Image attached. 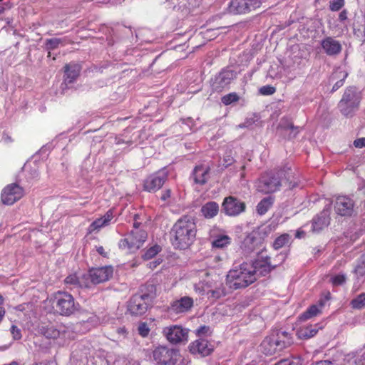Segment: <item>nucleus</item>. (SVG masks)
Masks as SVG:
<instances>
[{
    "mask_svg": "<svg viewBox=\"0 0 365 365\" xmlns=\"http://www.w3.org/2000/svg\"><path fill=\"white\" fill-rule=\"evenodd\" d=\"M252 264L245 262L231 269L226 277V284L232 289L245 288L256 281Z\"/></svg>",
    "mask_w": 365,
    "mask_h": 365,
    "instance_id": "f03ea898",
    "label": "nucleus"
},
{
    "mask_svg": "<svg viewBox=\"0 0 365 365\" xmlns=\"http://www.w3.org/2000/svg\"><path fill=\"white\" fill-rule=\"evenodd\" d=\"M304 235L305 233L302 230H299L296 232V237L297 238H302L304 236Z\"/></svg>",
    "mask_w": 365,
    "mask_h": 365,
    "instance_id": "bf43d9fd",
    "label": "nucleus"
},
{
    "mask_svg": "<svg viewBox=\"0 0 365 365\" xmlns=\"http://www.w3.org/2000/svg\"><path fill=\"white\" fill-rule=\"evenodd\" d=\"M329 223V212L324 210L320 215H317L312 221L313 232H319L327 227Z\"/></svg>",
    "mask_w": 365,
    "mask_h": 365,
    "instance_id": "b1692460",
    "label": "nucleus"
},
{
    "mask_svg": "<svg viewBox=\"0 0 365 365\" xmlns=\"http://www.w3.org/2000/svg\"><path fill=\"white\" fill-rule=\"evenodd\" d=\"M200 211L204 217L207 219L213 218L219 212V205L216 202L210 201L202 206Z\"/></svg>",
    "mask_w": 365,
    "mask_h": 365,
    "instance_id": "bb28decb",
    "label": "nucleus"
},
{
    "mask_svg": "<svg viewBox=\"0 0 365 365\" xmlns=\"http://www.w3.org/2000/svg\"><path fill=\"white\" fill-rule=\"evenodd\" d=\"M160 251V246L154 245L145 250V253L143 255V258L145 260L150 259L156 256Z\"/></svg>",
    "mask_w": 365,
    "mask_h": 365,
    "instance_id": "c9c22d12",
    "label": "nucleus"
},
{
    "mask_svg": "<svg viewBox=\"0 0 365 365\" xmlns=\"http://www.w3.org/2000/svg\"><path fill=\"white\" fill-rule=\"evenodd\" d=\"M292 342V337L288 332L275 330L262 341L260 351L265 355L272 356L290 346Z\"/></svg>",
    "mask_w": 365,
    "mask_h": 365,
    "instance_id": "20e7f679",
    "label": "nucleus"
},
{
    "mask_svg": "<svg viewBox=\"0 0 365 365\" xmlns=\"http://www.w3.org/2000/svg\"><path fill=\"white\" fill-rule=\"evenodd\" d=\"M230 11L236 14L247 13L245 0H232L230 4Z\"/></svg>",
    "mask_w": 365,
    "mask_h": 365,
    "instance_id": "c85d7f7f",
    "label": "nucleus"
},
{
    "mask_svg": "<svg viewBox=\"0 0 365 365\" xmlns=\"http://www.w3.org/2000/svg\"><path fill=\"white\" fill-rule=\"evenodd\" d=\"M138 333L140 336L145 337L148 335L150 329L145 323H141L138 327Z\"/></svg>",
    "mask_w": 365,
    "mask_h": 365,
    "instance_id": "49530a36",
    "label": "nucleus"
},
{
    "mask_svg": "<svg viewBox=\"0 0 365 365\" xmlns=\"http://www.w3.org/2000/svg\"><path fill=\"white\" fill-rule=\"evenodd\" d=\"M319 312L320 311L319 307L317 305H312L299 317V320L305 321L317 316Z\"/></svg>",
    "mask_w": 365,
    "mask_h": 365,
    "instance_id": "473e14b6",
    "label": "nucleus"
},
{
    "mask_svg": "<svg viewBox=\"0 0 365 365\" xmlns=\"http://www.w3.org/2000/svg\"><path fill=\"white\" fill-rule=\"evenodd\" d=\"M282 172H270L262 175L256 183L257 190L264 193L277 191L282 185Z\"/></svg>",
    "mask_w": 365,
    "mask_h": 365,
    "instance_id": "9d476101",
    "label": "nucleus"
},
{
    "mask_svg": "<svg viewBox=\"0 0 365 365\" xmlns=\"http://www.w3.org/2000/svg\"><path fill=\"white\" fill-rule=\"evenodd\" d=\"M351 306L355 309H361L365 307V293H361L351 301Z\"/></svg>",
    "mask_w": 365,
    "mask_h": 365,
    "instance_id": "72a5a7b5",
    "label": "nucleus"
},
{
    "mask_svg": "<svg viewBox=\"0 0 365 365\" xmlns=\"http://www.w3.org/2000/svg\"><path fill=\"white\" fill-rule=\"evenodd\" d=\"M200 280L194 285L195 291L200 294H210V297L219 299L226 294V291L217 274H212L207 271L200 272Z\"/></svg>",
    "mask_w": 365,
    "mask_h": 365,
    "instance_id": "7ed1b4c3",
    "label": "nucleus"
},
{
    "mask_svg": "<svg viewBox=\"0 0 365 365\" xmlns=\"http://www.w3.org/2000/svg\"><path fill=\"white\" fill-rule=\"evenodd\" d=\"M116 145L126 144L130 145L133 144V140L130 139H126L125 138L122 137H116L115 138Z\"/></svg>",
    "mask_w": 365,
    "mask_h": 365,
    "instance_id": "09e8293b",
    "label": "nucleus"
},
{
    "mask_svg": "<svg viewBox=\"0 0 365 365\" xmlns=\"http://www.w3.org/2000/svg\"><path fill=\"white\" fill-rule=\"evenodd\" d=\"M56 312L63 316H70L78 309L79 305L75 302L73 297L65 292L58 291L51 298Z\"/></svg>",
    "mask_w": 365,
    "mask_h": 365,
    "instance_id": "423d86ee",
    "label": "nucleus"
},
{
    "mask_svg": "<svg viewBox=\"0 0 365 365\" xmlns=\"http://www.w3.org/2000/svg\"><path fill=\"white\" fill-rule=\"evenodd\" d=\"M361 98L355 87L347 88L338 104L340 112L345 116H352L359 108Z\"/></svg>",
    "mask_w": 365,
    "mask_h": 365,
    "instance_id": "6e6552de",
    "label": "nucleus"
},
{
    "mask_svg": "<svg viewBox=\"0 0 365 365\" xmlns=\"http://www.w3.org/2000/svg\"><path fill=\"white\" fill-rule=\"evenodd\" d=\"M149 295L135 294L130 299L128 310L132 315H142L145 314L148 307Z\"/></svg>",
    "mask_w": 365,
    "mask_h": 365,
    "instance_id": "ddd939ff",
    "label": "nucleus"
},
{
    "mask_svg": "<svg viewBox=\"0 0 365 365\" xmlns=\"http://www.w3.org/2000/svg\"><path fill=\"white\" fill-rule=\"evenodd\" d=\"M336 75H337L339 77H341L342 79L339 80V81H337L334 86H333V88H332V91H336V90H338L340 87H341L344 84V79L347 77V73L344 71H339L337 73H336Z\"/></svg>",
    "mask_w": 365,
    "mask_h": 365,
    "instance_id": "ea45409f",
    "label": "nucleus"
},
{
    "mask_svg": "<svg viewBox=\"0 0 365 365\" xmlns=\"http://www.w3.org/2000/svg\"><path fill=\"white\" fill-rule=\"evenodd\" d=\"M208 331H209V327L203 326V327H201L197 330V332H198L199 334H207L208 332Z\"/></svg>",
    "mask_w": 365,
    "mask_h": 365,
    "instance_id": "6e6d98bb",
    "label": "nucleus"
},
{
    "mask_svg": "<svg viewBox=\"0 0 365 365\" xmlns=\"http://www.w3.org/2000/svg\"><path fill=\"white\" fill-rule=\"evenodd\" d=\"M113 218L112 210H108L103 217L93 221L88 227L89 232L99 230L101 228L107 226Z\"/></svg>",
    "mask_w": 365,
    "mask_h": 365,
    "instance_id": "5701e85b",
    "label": "nucleus"
},
{
    "mask_svg": "<svg viewBox=\"0 0 365 365\" xmlns=\"http://www.w3.org/2000/svg\"><path fill=\"white\" fill-rule=\"evenodd\" d=\"M355 272L356 274H359L360 275H362L364 273V272L362 270V267L360 265L356 267Z\"/></svg>",
    "mask_w": 365,
    "mask_h": 365,
    "instance_id": "052dcab7",
    "label": "nucleus"
},
{
    "mask_svg": "<svg viewBox=\"0 0 365 365\" xmlns=\"http://www.w3.org/2000/svg\"><path fill=\"white\" fill-rule=\"evenodd\" d=\"M162 262V260L160 259H156L153 262H150L148 264V266L151 269H153L157 267L160 263Z\"/></svg>",
    "mask_w": 365,
    "mask_h": 365,
    "instance_id": "3c124183",
    "label": "nucleus"
},
{
    "mask_svg": "<svg viewBox=\"0 0 365 365\" xmlns=\"http://www.w3.org/2000/svg\"><path fill=\"white\" fill-rule=\"evenodd\" d=\"M61 43V40L60 38H51L46 41V46L47 49L53 50L58 46V45Z\"/></svg>",
    "mask_w": 365,
    "mask_h": 365,
    "instance_id": "79ce46f5",
    "label": "nucleus"
},
{
    "mask_svg": "<svg viewBox=\"0 0 365 365\" xmlns=\"http://www.w3.org/2000/svg\"><path fill=\"white\" fill-rule=\"evenodd\" d=\"M274 203V197L271 196L263 198L257 206V212L259 215H264Z\"/></svg>",
    "mask_w": 365,
    "mask_h": 365,
    "instance_id": "7c9ffc66",
    "label": "nucleus"
},
{
    "mask_svg": "<svg viewBox=\"0 0 365 365\" xmlns=\"http://www.w3.org/2000/svg\"><path fill=\"white\" fill-rule=\"evenodd\" d=\"M163 334L166 339L172 344L186 342L188 338V330L178 325L164 328Z\"/></svg>",
    "mask_w": 365,
    "mask_h": 365,
    "instance_id": "4468645a",
    "label": "nucleus"
},
{
    "mask_svg": "<svg viewBox=\"0 0 365 365\" xmlns=\"http://www.w3.org/2000/svg\"><path fill=\"white\" fill-rule=\"evenodd\" d=\"M269 260L270 259L267 256L262 255L253 263H251L255 269L253 274L256 280L258 277L266 275L271 271L272 267Z\"/></svg>",
    "mask_w": 365,
    "mask_h": 365,
    "instance_id": "6ab92c4d",
    "label": "nucleus"
},
{
    "mask_svg": "<svg viewBox=\"0 0 365 365\" xmlns=\"http://www.w3.org/2000/svg\"><path fill=\"white\" fill-rule=\"evenodd\" d=\"M185 123L189 125V123H191L192 120L190 118H188L186 120H185Z\"/></svg>",
    "mask_w": 365,
    "mask_h": 365,
    "instance_id": "774afa93",
    "label": "nucleus"
},
{
    "mask_svg": "<svg viewBox=\"0 0 365 365\" xmlns=\"http://www.w3.org/2000/svg\"><path fill=\"white\" fill-rule=\"evenodd\" d=\"M190 351L193 354H200L203 356L209 355L212 349L205 339L195 340L189 346Z\"/></svg>",
    "mask_w": 365,
    "mask_h": 365,
    "instance_id": "412c9836",
    "label": "nucleus"
},
{
    "mask_svg": "<svg viewBox=\"0 0 365 365\" xmlns=\"http://www.w3.org/2000/svg\"><path fill=\"white\" fill-rule=\"evenodd\" d=\"M239 100L238 96L235 93H230L222 98V103L226 106L236 102Z\"/></svg>",
    "mask_w": 365,
    "mask_h": 365,
    "instance_id": "e433bc0d",
    "label": "nucleus"
},
{
    "mask_svg": "<svg viewBox=\"0 0 365 365\" xmlns=\"http://www.w3.org/2000/svg\"><path fill=\"white\" fill-rule=\"evenodd\" d=\"M236 77L235 73L231 69H223L214 78L212 87L216 92H221L229 88L232 81Z\"/></svg>",
    "mask_w": 365,
    "mask_h": 365,
    "instance_id": "2eb2a0df",
    "label": "nucleus"
},
{
    "mask_svg": "<svg viewBox=\"0 0 365 365\" xmlns=\"http://www.w3.org/2000/svg\"><path fill=\"white\" fill-rule=\"evenodd\" d=\"M170 194H171V191L170 190H166L163 191L162 196H161V199L163 200H168L170 197Z\"/></svg>",
    "mask_w": 365,
    "mask_h": 365,
    "instance_id": "5fc2aeb1",
    "label": "nucleus"
},
{
    "mask_svg": "<svg viewBox=\"0 0 365 365\" xmlns=\"http://www.w3.org/2000/svg\"><path fill=\"white\" fill-rule=\"evenodd\" d=\"M275 91H276L275 88L272 86H269V85L262 86L259 88V93L262 95H264V96L272 95V94L274 93Z\"/></svg>",
    "mask_w": 365,
    "mask_h": 365,
    "instance_id": "a18cd8bd",
    "label": "nucleus"
},
{
    "mask_svg": "<svg viewBox=\"0 0 365 365\" xmlns=\"http://www.w3.org/2000/svg\"><path fill=\"white\" fill-rule=\"evenodd\" d=\"M80 73V66L76 63H69L65 66L64 83L68 86V84L73 83Z\"/></svg>",
    "mask_w": 365,
    "mask_h": 365,
    "instance_id": "393cba45",
    "label": "nucleus"
},
{
    "mask_svg": "<svg viewBox=\"0 0 365 365\" xmlns=\"http://www.w3.org/2000/svg\"><path fill=\"white\" fill-rule=\"evenodd\" d=\"M2 140H4V141L5 143L11 142V137H9V136L7 134H6V133H4V134H3Z\"/></svg>",
    "mask_w": 365,
    "mask_h": 365,
    "instance_id": "13d9d810",
    "label": "nucleus"
},
{
    "mask_svg": "<svg viewBox=\"0 0 365 365\" xmlns=\"http://www.w3.org/2000/svg\"><path fill=\"white\" fill-rule=\"evenodd\" d=\"M299 359H286L280 361L276 365H301Z\"/></svg>",
    "mask_w": 365,
    "mask_h": 365,
    "instance_id": "c03bdc74",
    "label": "nucleus"
},
{
    "mask_svg": "<svg viewBox=\"0 0 365 365\" xmlns=\"http://www.w3.org/2000/svg\"><path fill=\"white\" fill-rule=\"evenodd\" d=\"M11 333L12 337L14 340H19L20 339H21L22 335H21V329L19 328H18L16 326H15V325L11 326Z\"/></svg>",
    "mask_w": 365,
    "mask_h": 365,
    "instance_id": "de8ad7c7",
    "label": "nucleus"
},
{
    "mask_svg": "<svg viewBox=\"0 0 365 365\" xmlns=\"http://www.w3.org/2000/svg\"><path fill=\"white\" fill-rule=\"evenodd\" d=\"M277 225L278 222H275L273 220L270 222L269 224L264 225L259 227V234H262L263 237L267 236L277 228Z\"/></svg>",
    "mask_w": 365,
    "mask_h": 365,
    "instance_id": "f704fd0d",
    "label": "nucleus"
},
{
    "mask_svg": "<svg viewBox=\"0 0 365 365\" xmlns=\"http://www.w3.org/2000/svg\"><path fill=\"white\" fill-rule=\"evenodd\" d=\"M209 168L205 165L196 166L193 170L192 176L195 183L203 185L209 178Z\"/></svg>",
    "mask_w": 365,
    "mask_h": 365,
    "instance_id": "a878e982",
    "label": "nucleus"
},
{
    "mask_svg": "<svg viewBox=\"0 0 365 365\" xmlns=\"http://www.w3.org/2000/svg\"><path fill=\"white\" fill-rule=\"evenodd\" d=\"M355 202L352 198L346 195H339L334 202L335 212L341 216H351L354 212Z\"/></svg>",
    "mask_w": 365,
    "mask_h": 365,
    "instance_id": "f8f14e48",
    "label": "nucleus"
},
{
    "mask_svg": "<svg viewBox=\"0 0 365 365\" xmlns=\"http://www.w3.org/2000/svg\"><path fill=\"white\" fill-rule=\"evenodd\" d=\"M324 52L328 56L339 54L342 48L341 43L332 37H327L321 42Z\"/></svg>",
    "mask_w": 365,
    "mask_h": 365,
    "instance_id": "aec40b11",
    "label": "nucleus"
},
{
    "mask_svg": "<svg viewBox=\"0 0 365 365\" xmlns=\"http://www.w3.org/2000/svg\"><path fill=\"white\" fill-rule=\"evenodd\" d=\"M97 252L101 255H103V256H105L106 254L104 252V249L103 247L100 246L97 248Z\"/></svg>",
    "mask_w": 365,
    "mask_h": 365,
    "instance_id": "e2e57ef3",
    "label": "nucleus"
},
{
    "mask_svg": "<svg viewBox=\"0 0 365 365\" xmlns=\"http://www.w3.org/2000/svg\"><path fill=\"white\" fill-rule=\"evenodd\" d=\"M193 305V300L189 297H183L173 302L170 310L176 314L187 312Z\"/></svg>",
    "mask_w": 365,
    "mask_h": 365,
    "instance_id": "4be33fe9",
    "label": "nucleus"
},
{
    "mask_svg": "<svg viewBox=\"0 0 365 365\" xmlns=\"http://www.w3.org/2000/svg\"><path fill=\"white\" fill-rule=\"evenodd\" d=\"M125 332V329L124 328H120L118 329V333L119 334H124Z\"/></svg>",
    "mask_w": 365,
    "mask_h": 365,
    "instance_id": "69168bd1",
    "label": "nucleus"
},
{
    "mask_svg": "<svg viewBox=\"0 0 365 365\" xmlns=\"http://www.w3.org/2000/svg\"><path fill=\"white\" fill-rule=\"evenodd\" d=\"M247 13L260 7L261 0H245Z\"/></svg>",
    "mask_w": 365,
    "mask_h": 365,
    "instance_id": "4c0bfd02",
    "label": "nucleus"
},
{
    "mask_svg": "<svg viewBox=\"0 0 365 365\" xmlns=\"http://www.w3.org/2000/svg\"><path fill=\"white\" fill-rule=\"evenodd\" d=\"M319 329L317 324L302 327L297 330V335L299 339H307L314 336Z\"/></svg>",
    "mask_w": 365,
    "mask_h": 365,
    "instance_id": "cd10ccee",
    "label": "nucleus"
},
{
    "mask_svg": "<svg viewBox=\"0 0 365 365\" xmlns=\"http://www.w3.org/2000/svg\"><path fill=\"white\" fill-rule=\"evenodd\" d=\"M147 237L146 232L139 230L137 224L134 223V229L119 241L118 247L128 253H133L143 245Z\"/></svg>",
    "mask_w": 365,
    "mask_h": 365,
    "instance_id": "0eeeda50",
    "label": "nucleus"
},
{
    "mask_svg": "<svg viewBox=\"0 0 365 365\" xmlns=\"http://www.w3.org/2000/svg\"><path fill=\"white\" fill-rule=\"evenodd\" d=\"M356 148H362L365 147V138H361L354 141Z\"/></svg>",
    "mask_w": 365,
    "mask_h": 365,
    "instance_id": "8fccbe9b",
    "label": "nucleus"
},
{
    "mask_svg": "<svg viewBox=\"0 0 365 365\" xmlns=\"http://www.w3.org/2000/svg\"><path fill=\"white\" fill-rule=\"evenodd\" d=\"M223 160H224L223 166L225 168L228 167L233 163V158L230 155L225 156Z\"/></svg>",
    "mask_w": 365,
    "mask_h": 365,
    "instance_id": "603ef678",
    "label": "nucleus"
},
{
    "mask_svg": "<svg viewBox=\"0 0 365 365\" xmlns=\"http://www.w3.org/2000/svg\"><path fill=\"white\" fill-rule=\"evenodd\" d=\"M5 313H6V312H5L4 309L1 308L0 309V322L2 321V319L5 315Z\"/></svg>",
    "mask_w": 365,
    "mask_h": 365,
    "instance_id": "0e129e2a",
    "label": "nucleus"
},
{
    "mask_svg": "<svg viewBox=\"0 0 365 365\" xmlns=\"http://www.w3.org/2000/svg\"><path fill=\"white\" fill-rule=\"evenodd\" d=\"M291 237L288 234H282L279 236L274 242L273 247L274 249L278 250L282 247L288 245L290 242Z\"/></svg>",
    "mask_w": 365,
    "mask_h": 365,
    "instance_id": "2f4dec72",
    "label": "nucleus"
},
{
    "mask_svg": "<svg viewBox=\"0 0 365 365\" xmlns=\"http://www.w3.org/2000/svg\"><path fill=\"white\" fill-rule=\"evenodd\" d=\"M17 310H20V311H22L24 307H23V305H19L18 307H16V308Z\"/></svg>",
    "mask_w": 365,
    "mask_h": 365,
    "instance_id": "338daca9",
    "label": "nucleus"
},
{
    "mask_svg": "<svg viewBox=\"0 0 365 365\" xmlns=\"http://www.w3.org/2000/svg\"><path fill=\"white\" fill-rule=\"evenodd\" d=\"M65 282L67 284H76L77 283H79L80 286H85L86 287H89L90 284L89 283H86L85 284H83L81 282H79L78 279L76 274H71L68 276L65 279Z\"/></svg>",
    "mask_w": 365,
    "mask_h": 365,
    "instance_id": "58836bf2",
    "label": "nucleus"
},
{
    "mask_svg": "<svg viewBox=\"0 0 365 365\" xmlns=\"http://www.w3.org/2000/svg\"><path fill=\"white\" fill-rule=\"evenodd\" d=\"M24 195V190L16 183L8 185L1 192V201L4 204L11 205L20 200Z\"/></svg>",
    "mask_w": 365,
    "mask_h": 365,
    "instance_id": "f3484780",
    "label": "nucleus"
},
{
    "mask_svg": "<svg viewBox=\"0 0 365 365\" xmlns=\"http://www.w3.org/2000/svg\"><path fill=\"white\" fill-rule=\"evenodd\" d=\"M312 365H332V363L329 361H319Z\"/></svg>",
    "mask_w": 365,
    "mask_h": 365,
    "instance_id": "4d7b16f0",
    "label": "nucleus"
},
{
    "mask_svg": "<svg viewBox=\"0 0 365 365\" xmlns=\"http://www.w3.org/2000/svg\"><path fill=\"white\" fill-rule=\"evenodd\" d=\"M346 281V276L343 274H339L331 277V282L334 286L343 284Z\"/></svg>",
    "mask_w": 365,
    "mask_h": 365,
    "instance_id": "a19ab883",
    "label": "nucleus"
},
{
    "mask_svg": "<svg viewBox=\"0 0 365 365\" xmlns=\"http://www.w3.org/2000/svg\"><path fill=\"white\" fill-rule=\"evenodd\" d=\"M168 175V171L166 168H163L150 175L144 181V190L148 192L158 190L167 180Z\"/></svg>",
    "mask_w": 365,
    "mask_h": 365,
    "instance_id": "9b49d317",
    "label": "nucleus"
},
{
    "mask_svg": "<svg viewBox=\"0 0 365 365\" xmlns=\"http://www.w3.org/2000/svg\"><path fill=\"white\" fill-rule=\"evenodd\" d=\"M222 207L226 215L235 217L242 213L245 210L246 205L244 202L229 196L224 199Z\"/></svg>",
    "mask_w": 365,
    "mask_h": 365,
    "instance_id": "dca6fc26",
    "label": "nucleus"
},
{
    "mask_svg": "<svg viewBox=\"0 0 365 365\" xmlns=\"http://www.w3.org/2000/svg\"><path fill=\"white\" fill-rule=\"evenodd\" d=\"M154 359L160 365H187L189 360L184 358L179 350L160 346L153 351Z\"/></svg>",
    "mask_w": 365,
    "mask_h": 365,
    "instance_id": "39448f33",
    "label": "nucleus"
},
{
    "mask_svg": "<svg viewBox=\"0 0 365 365\" xmlns=\"http://www.w3.org/2000/svg\"><path fill=\"white\" fill-rule=\"evenodd\" d=\"M39 333L47 339H56L61 346L64 345L73 335V333L63 325L41 326L39 327Z\"/></svg>",
    "mask_w": 365,
    "mask_h": 365,
    "instance_id": "1a4fd4ad",
    "label": "nucleus"
},
{
    "mask_svg": "<svg viewBox=\"0 0 365 365\" xmlns=\"http://www.w3.org/2000/svg\"><path fill=\"white\" fill-rule=\"evenodd\" d=\"M231 243V238L225 234H219L212 241V245L216 248H224Z\"/></svg>",
    "mask_w": 365,
    "mask_h": 365,
    "instance_id": "c756f323",
    "label": "nucleus"
},
{
    "mask_svg": "<svg viewBox=\"0 0 365 365\" xmlns=\"http://www.w3.org/2000/svg\"><path fill=\"white\" fill-rule=\"evenodd\" d=\"M196 232V225L192 217H181L171 230L173 245L180 250L187 248L194 242Z\"/></svg>",
    "mask_w": 365,
    "mask_h": 365,
    "instance_id": "f257e3e1",
    "label": "nucleus"
},
{
    "mask_svg": "<svg viewBox=\"0 0 365 365\" xmlns=\"http://www.w3.org/2000/svg\"><path fill=\"white\" fill-rule=\"evenodd\" d=\"M253 239H254L253 236H248V237H247L246 239L245 240L244 244L247 245V244H249V243L252 242Z\"/></svg>",
    "mask_w": 365,
    "mask_h": 365,
    "instance_id": "680f3d73",
    "label": "nucleus"
},
{
    "mask_svg": "<svg viewBox=\"0 0 365 365\" xmlns=\"http://www.w3.org/2000/svg\"><path fill=\"white\" fill-rule=\"evenodd\" d=\"M347 19V11L346 10H343L340 12L339 15V20L341 22H344Z\"/></svg>",
    "mask_w": 365,
    "mask_h": 365,
    "instance_id": "864d4df0",
    "label": "nucleus"
},
{
    "mask_svg": "<svg viewBox=\"0 0 365 365\" xmlns=\"http://www.w3.org/2000/svg\"><path fill=\"white\" fill-rule=\"evenodd\" d=\"M113 274V268L111 266L92 268L89 270L88 277L91 283L96 284L109 280Z\"/></svg>",
    "mask_w": 365,
    "mask_h": 365,
    "instance_id": "a211bd4d",
    "label": "nucleus"
},
{
    "mask_svg": "<svg viewBox=\"0 0 365 365\" xmlns=\"http://www.w3.org/2000/svg\"><path fill=\"white\" fill-rule=\"evenodd\" d=\"M344 5V0H333L330 2V9L333 11L340 10Z\"/></svg>",
    "mask_w": 365,
    "mask_h": 365,
    "instance_id": "37998d69",
    "label": "nucleus"
}]
</instances>
